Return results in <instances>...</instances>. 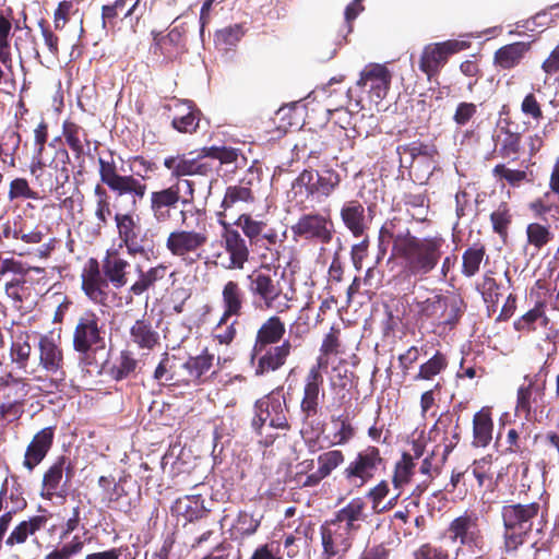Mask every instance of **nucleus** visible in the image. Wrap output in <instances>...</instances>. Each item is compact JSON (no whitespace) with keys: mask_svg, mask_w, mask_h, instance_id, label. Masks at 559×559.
Returning a JSON list of instances; mask_svg holds the SVG:
<instances>
[{"mask_svg":"<svg viewBox=\"0 0 559 559\" xmlns=\"http://www.w3.org/2000/svg\"><path fill=\"white\" fill-rule=\"evenodd\" d=\"M400 225L401 218L389 219L380 228L379 238L392 242L391 258L400 265L394 281L415 285L438 267L447 247L445 239L440 233L418 237Z\"/></svg>","mask_w":559,"mask_h":559,"instance_id":"obj_1","label":"nucleus"},{"mask_svg":"<svg viewBox=\"0 0 559 559\" xmlns=\"http://www.w3.org/2000/svg\"><path fill=\"white\" fill-rule=\"evenodd\" d=\"M98 175L100 183H97L93 190L96 224L92 234L95 237H99L108 226L110 218H114L109 191L116 195V201L127 197L132 211L138 210L139 204L147 192V185L145 182L133 175H121L119 173L112 151H109L104 157H98Z\"/></svg>","mask_w":559,"mask_h":559,"instance_id":"obj_2","label":"nucleus"},{"mask_svg":"<svg viewBox=\"0 0 559 559\" xmlns=\"http://www.w3.org/2000/svg\"><path fill=\"white\" fill-rule=\"evenodd\" d=\"M130 262L121 257L119 250L108 249L99 262L91 258L81 274V287L85 296L96 305H106L109 283L117 289L128 284Z\"/></svg>","mask_w":559,"mask_h":559,"instance_id":"obj_3","label":"nucleus"},{"mask_svg":"<svg viewBox=\"0 0 559 559\" xmlns=\"http://www.w3.org/2000/svg\"><path fill=\"white\" fill-rule=\"evenodd\" d=\"M214 159H217L221 166L235 164L236 168L247 164V157L239 148L213 145L202 147L194 157L192 153L166 156L163 165L175 179L188 176L213 177L217 170Z\"/></svg>","mask_w":559,"mask_h":559,"instance_id":"obj_4","label":"nucleus"},{"mask_svg":"<svg viewBox=\"0 0 559 559\" xmlns=\"http://www.w3.org/2000/svg\"><path fill=\"white\" fill-rule=\"evenodd\" d=\"M539 511L540 504L536 501L530 503L509 502L502 506V551L506 556L516 555L525 544Z\"/></svg>","mask_w":559,"mask_h":559,"instance_id":"obj_5","label":"nucleus"},{"mask_svg":"<svg viewBox=\"0 0 559 559\" xmlns=\"http://www.w3.org/2000/svg\"><path fill=\"white\" fill-rule=\"evenodd\" d=\"M247 289L257 308L271 310L276 309L278 313L290 308L289 297L284 292L282 276L275 269L269 265L253 270L246 276Z\"/></svg>","mask_w":559,"mask_h":559,"instance_id":"obj_6","label":"nucleus"},{"mask_svg":"<svg viewBox=\"0 0 559 559\" xmlns=\"http://www.w3.org/2000/svg\"><path fill=\"white\" fill-rule=\"evenodd\" d=\"M70 154L67 148L60 147L55 153V158L45 164L43 157L33 158L29 173L34 177L37 192L41 193V200L55 194L57 200H62L67 194L66 185L70 180Z\"/></svg>","mask_w":559,"mask_h":559,"instance_id":"obj_7","label":"nucleus"},{"mask_svg":"<svg viewBox=\"0 0 559 559\" xmlns=\"http://www.w3.org/2000/svg\"><path fill=\"white\" fill-rule=\"evenodd\" d=\"M114 223L119 248L124 247L130 257H145L153 251L155 247L154 235L148 228L143 227L141 217L135 214V211H116Z\"/></svg>","mask_w":559,"mask_h":559,"instance_id":"obj_8","label":"nucleus"},{"mask_svg":"<svg viewBox=\"0 0 559 559\" xmlns=\"http://www.w3.org/2000/svg\"><path fill=\"white\" fill-rule=\"evenodd\" d=\"M106 347V324L92 309L82 311L74 321L72 348L83 358H90Z\"/></svg>","mask_w":559,"mask_h":559,"instance_id":"obj_9","label":"nucleus"},{"mask_svg":"<svg viewBox=\"0 0 559 559\" xmlns=\"http://www.w3.org/2000/svg\"><path fill=\"white\" fill-rule=\"evenodd\" d=\"M209 241L210 231L205 227L176 228L168 234L165 246L173 257L178 258L186 266H192L205 258Z\"/></svg>","mask_w":559,"mask_h":559,"instance_id":"obj_10","label":"nucleus"},{"mask_svg":"<svg viewBox=\"0 0 559 559\" xmlns=\"http://www.w3.org/2000/svg\"><path fill=\"white\" fill-rule=\"evenodd\" d=\"M328 366V359H317L316 365L309 368L304 378L299 402V414L302 424H310L321 415L325 397L322 370L326 369Z\"/></svg>","mask_w":559,"mask_h":559,"instance_id":"obj_11","label":"nucleus"},{"mask_svg":"<svg viewBox=\"0 0 559 559\" xmlns=\"http://www.w3.org/2000/svg\"><path fill=\"white\" fill-rule=\"evenodd\" d=\"M281 389L282 386L277 388L276 391ZM274 393L275 390L254 402L251 427L258 436H262L265 425L285 431L292 428L287 416L289 408L285 399L281 400Z\"/></svg>","mask_w":559,"mask_h":559,"instance_id":"obj_12","label":"nucleus"},{"mask_svg":"<svg viewBox=\"0 0 559 559\" xmlns=\"http://www.w3.org/2000/svg\"><path fill=\"white\" fill-rule=\"evenodd\" d=\"M384 465L385 460L380 449L376 445H367L356 453L343 469L342 475L347 484L361 488L372 480Z\"/></svg>","mask_w":559,"mask_h":559,"instance_id":"obj_13","label":"nucleus"},{"mask_svg":"<svg viewBox=\"0 0 559 559\" xmlns=\"http://www.w3.org/2000/svg\"><path fill=\"white\" fill-rule=\"evenodd\" d=\"M469 46L468 41L457 39L428 44L423 48L418 68L431 82L439 76L451 56L469 48Z\"/></svg>","mask_w":559,"mask_h":559,"instance_id":"obj_14","label":"nucleus"},{"mask_svg":"<svg viewBox=\"0 0 559 559\" xmlns=\"http://www.w3.org/2000/svg\"><path fill=\"white\" fill-rule=\"evenodd\" d=\"M342 181L337 170L325 167L321 170L304 169L293 181V189H305L307 198H329L340 187Z\"/></svg>","mask_w":559,"mask_h":559,"instance_id":"obj_15","label":"nucleus"},{"mask_svg":"<svg viewBox=\"0 0 559 559\" xmlns=\"http://www.w3.org/2000/svg\"><path fill=\"white\" fill-rule=\"evenodd\" d=\"M447 532L451 542H459L472 551H481L485 547V536L476 512L465 511L456 516L449 524Z\"/></svg>","mask_w":559,"mask_h":559,"instance_id":"obj_16","label":"nucleus"},{"mask_svg":"<svg viewBox=\"0 0 559 559\" xmlns=\"http://www.w3.org/2000/svg\"><path fill=\"white\" fill-rule=\"evenodd\" d=\"M186 206V201L180 191V181L176 179L173 185L154 190L150 193L148 210L154 222L165 225L175 218V212L179 205Z\"/></svg>","mask_w":559,"mask_h":559,"instance_id":"obj_17","label":"nucleus"},{"mask_svg":"<svg viewBox=\"0 0 559 559\" xmlns=\"http://www.w3.org/2000/svg\"><path fill=\"white\" fill-rule=\"evenodd\" d=\"M292 231L295 237L321 245H329L335 234L334 223L330 215L318 212L301 215L292 226Z\"/></svg>","mask_w":559,"mask_h":559,"instance_id":"obj_18","label":"nucleus"},{"mask_svg":"<svg viewBox=\"0 0 559 559\" xmlns=\"http://www.w3.org/2000/svg\"><path fill=\"white\" fill-rule=\"evenodd\" d=\"M151 35L153 43L150 51L162 63H171L188 51L186 29L182 26H174L167 34L152 31Z\"/></svg>","mask_w":559,"mask_h":559,"instance_id":"obj_19","label":"nucleus"},{"mask_svg":"<svg viewBox=\"0 0 559 559\" xmlns=\"http://www.w3.org/2000/svg\"><path fill=\"white\" fill-rule=\"evenodd\" d=\"M501 115H507V117L498 121L492 134V141L495 144L493 153L503 159L515 162L519 159L523 151V135L522 132L518 130V126L515 127V130H512L514 122L510 117H508L509 109H507L506 106L502 107Z\"/></svg>","mask_w":559,"mask_h":559,"instance_id":"obj_20","label":"nucleus"},{"mask_svg":"<svg viewBox=\"0 0 559 559\" xmlns=\"http://www.w3.org/2000/svg\"><path fill=\"white\" fill-rule=\"evenodd\" d=\"M322 559H344L356 536L330 520L320 526Z\"/></svg>","mask_w":559,"mask_h":559,"instance_id":"obj_21","label":"nucleus"},{"mask_svg":"<svg viewBox=\"0 0 559 559\" xmlns=\"http://www.w3.org/2000/svg\"><path fill=\"white\" fill-rule=\"evenodd\" d=\"M217 222L223 228L222 243L228 253V263L224 265L226 270H242L249 261L250 250L246 239L237 229L231 228L230 224L225 219L224 212H217Z\"/></svg>","mask_w":559,"mask_h":559,"instance_id":"obj_22","label":"nucleus"},{"mask_svg":"<svg viewBox=\"0 0 559 559\" xmlns=\"http://www.w3.org/2000/svg\"><path fill=\"white\" fill-rule=\"evenodd\" d=\"M234 224L241 229L250 246H260L264 241L263 246L271 249L286 239V230L280 236L275 228L269 227L266 221L257 219L248 213L240 214Z\"/></svg>","mask_w":559,"mask_h":559,"instance_id":"obj_23","label":"nucleus"},{"mask_svg":"<svg viewBox=\"0 0 559 559\" xmlns=\"http://www.w3.org/2000/svg\"><path fill=\"white\" fill-rule=\"evenodd\" d=\"M168 118H171V127L180 133L192 134L199 128L201 110L191 100L173 98L163 105Z\"/></svg>","mask_w":559,"mask_h":559,"instance_id":"obj_24","label":"nucleus"},{"mask_svg":"<svg viewBox=\"0 0 559 559\" xmlns=\"http://www.w3.org/2000/svg\"><path fill=\"white\" fill-rule=\"evenodd\" d=\"M545 383H538L537 374L525 376L516 392L515 414L530 420L538 408H544Z\"/></svg>","mask_w":559,"mask_h":559,"instance_id":"obj_25","label":"nucleus"},{"mask_svg":"<svg viewBox=\"0 0 559 559\" xmlns=\"http://www.w3.org/2000/svg\"><path fill=\"white\" fill-rule=\"evenodd\" d=\"M293 344L289 340H284L280 345L267 346L265 349H251L252 359H257L254 374L263 377L282 369L288 357L292 355Z\"/></svg>","mask_w":559,"mask_h":559,"instance_id":"obj_26","label":"nucleus"},{"mask_svg":"<svg viewBox=\"0 0 559 559\" xmlns=\"http://www.w3.org/2000/svg\"><path fill=\"white\" fill-rule=\"evenodd\" d=\"M36 352L38 366L51 376L60 374L63 380L66 360L60 341L55 340L51 335L41 334L38 337Z\"/></svg>","mask_w":559,"mask_h":559,"instance_id":"obj_27","label":"nucleus"},{"mask_svg":"<svg viewBox=\"0 0 559 559\" xmlns=\"http://www.w3.org/2000/svg\"><path fill=\"white\" fill-rule=\"evenodd\" d=\"M391 81L392 73L386 66L369 63L361 70L357 86L381 100L390 91Z\"/></svg>","mask_w":559,"mask_h":559,"instance_id":"obj_28","label":"nucleus"},{"mask_svg":"<svg viewBox=\"0 0 559 559\" xmlns=\"http://www.w3.org/2000/svg\"><path fill=\"white\" fill-rule=\"evenodd\" d=\"M14 391V399H11V390L4 394V402L0 404V415L9 421L17 420L24 414V406L28 393L27 383L23 378H16L12 372L1 378V385H20Z\"/></svg>","mask_w":559,"mask_h":559,"instance_id":"obj_29","label":"nucleus"},{"mask_svg":"<svg viewBox=\"0 0 559 559\" xmlns=\"http://www.w3.org/2000/svg\"><path fill=\"white\" fill-rule=\"evenodd\" d=\"M55 427H45L34 435L26 447L23 466L33 472L47 456L53 445Z\"/></svg>","mask_w":559,"mask_h":559,"instance_id":"obj_30","label":"nucleus"},{"mask_svg":"<svg viewBox=\"0 0 559 559\" xmlns=\"http://www.w3.org/2000/svg\"><path fill=\"white\" fill-rule=\"evenodd\" d=\"M98 487L102 502L106 508L122 512L130 510L131 502L122 479L116 480L114 476H100Z\"/></svg>","mask_w":559,"mask_h":559,"instance_id":"obj_31","label":"nucleus"},{"mask_svg":"<svg viewBox=\"0 0 559 559\" xmlns=\"http://www.w3.org/2000/svg\"><path fill=\"white\" fill-rule=\"evenodd\" d=\"M367 518L366 502L362 498L357 497L338 509L330 521L337 525L340 524L341 527L357 536L361 530V524L366 522Z\"/></svg>","mask_w":559,"mask_h":559,"instance_id":"obj_32","label":"nucleus"},{"mask_svg":"<svg viewBox=\"0 0 559 559\" xmlns=\"http://www.w3.org/2000/svg\"><path fill=\"white\" fill-rule=\"evenodd\" d=\"M533 43L534 40L514 41L501 46L493 53V66L503 71L518 68L531 52Z\"/></svg>","mask_w":559,"mask_h":559,"instance_id":"obj_33","label":"nucleus"},{"mask_svg":"<svg viewBox=\"0 0 559 559\" xmlns=\"http://www.w3.org/2000/svg\"><path fill=\"white\" fill-rule=\"evenodd\" d=\"M396 154L399 155V168L409 170L415 160L423 157L427 160L435 162L439 155L438 148L433 143L416 140L409 143L397 145Z\"/></svg>","mask_w":559,"mask_h":559,"instance_id":"obj_34","label":"nucleus"},{"mask_svg":"<svg viewBox=\"0 0 559 559\" xmlns=\"http://www.w3.org/2000/svg\"><path fill=\"white\" fill-rule=\"evenodd\" d=\"M246 305V293L239 282L229 280L224 283L221 292V314L239 319L245 313Z\"/></svg>","mask_w":559,"mask_h":559,"instance_id":"obj_35","label":"nucleus"},{"mask_svg":"<svg viewBox=\"0 0 559 559\" xmlns=\"http://www.w3.org/2000/svg\"><path fill=\"white\" fill-rule=\"evenodd\" d=\"M285 333L286 325L284 320L277 314H272L266 318L258 328L252 348L262 350L267 346L280 345V342L283 341Z\"/></svg>","mask_w":559,"mask_h":559,"instance_id":"obj_36","label":"nucleus"},{"mask_svg":"<svg viewBox=\"0 0 559 559\" xmlns=\"http://www.w3.org/2000/svg\"><path fill=\"white\" fill-rule=\"evenodd\" d=\"M135 273L138 277L129 287V293L132 296H142L148 290H155L159 284L166 282L168 276V266L163 263H158L155 266L143 270V267L138 264Z\"/></svg>","mask_w":559,"mask_h":559,"instance_id":"obj_37","label":"nucleus"},{"mask_svg":"<svg viewBox=\"0 0 559 559\" xmlns=\"http://www.w3.org/2000/svg\"><path fill=\"white\" fill-rule=\"evenodd\" d=\"M62 136L64 138L66 144L74 153L76 159H82L80 164L79 175L83 174L84 170V158L86 151L90 150L91 140L87 131L76 122L72 120H64L62 123Z\"/></svg>","mask_w":559,"mask_h":559,"instance_id":"obj_38","label":"nucleus"},{"mask_svg":"<svg viewBox=\"0 0 559 559\" xmlns=\"http://www.w3.org/2000/svg\"><path fill=\"white\" fill-rule=\"evenodd\" d=\"M64 469L67 471V474L73 473V466L69 462V459L64 455H60L43 475L40 490L41 498L51 500L55 496H58V489L60 487Z\"/></svg>","mask_w":559,"mask_h":559,"instance_id":"obj_39","label":"nucleus"},{"mask_svg":"<svg viewBox=\"0 0 559 559\" xmlns=\"http://www.w3.org/2000/svg\"><path fill=\"white\" fill-rule=\"evenodd\" d=\"M153 377L162 384L185 385L183 361L176 355L164 353Z\"/></svg>","mask_w":559,"mask_h":559,"instance_id":"obj_40","label":"nucleus"},{"mask_svg":"<svg viewBox=\"0 0 559 559\" xmlns=\"http://www.w3.org/2000/svg\"><path fill=\"white\" fill-rule=\"evenodd\" d=\"M130 341L142 350H154L160 344L159 333L153 326L152 319L142 317L130 328Z\"/></svg>","mask_w":559,"mask_h":559,"instance_id":"obj_41","label":"nucleus"},{"mask_svg":"<svg viewBox=\"0 0 559 559\" xmlns=\"http://www.w3.org/2000/svg\"><path fill=\"white\" fill-rule=\"evenodd\" d=\"M214 355L204 349L200 355L189 357L183 361L185 385H199L207 380V373L213 367Z\"/></svg>","mask_w":559,"mask_h":559,"instance_id":"obj_42","label":"nucleus"},{"mask_svg":"<svg viewBox=\"0 0 559 559\" xmlns=\"http://www.w3.org/2000/svg\"><path fill=\"white\" fill-rule=\"evenodd\" d=\"M365 212V206L358 200L347 201L341 209V219L354 237H361L368 229Z\"/></svg>","mask_w":559,"mask_h":559,"instance_id":"obj_43","label":"nucleus"},{"mask_svg":"<svg viewBox=\"0 0 559 559\" xmlns=\"http://www.w3.org/2000/svg\"><path fill=\"white\" fill-rule=\"evenodd\" d=\"M493 419L491 407L484 406L473 417V441L475 448H486L492 440Z\"/></svg>","mask_w":559,"mask_h":559,"instance_id":"obj_44","label":"nucleus"},{"mask_svg":"<svg viewBox=\"0 0 559 559\" xmlns=\"http://www.w3.org/2000/svg\"><path fill=\"white\" fill-rule=\"evenodd\" d=\"M466 473L476 480L478 491H492L496 485L493 471V456L487 454L475 460L467 468Z\"/></svg>","mask_w":559,"mask_h":559,"instance_id":"obj_45","label":"nucleus"},{"mask_svg":"<svg viewBox=\"0 0 559 559\" xmlns=\"http://www.w3.org/2000/svg\"><path fill=\"white\" fill-rule=\"evenodd\" d=\"M476 290L480 294L489 316L497 312L500 298L502 297V285L493 276L492 271L486 272L476 284Z\"/></svg>","mask_w":559,"mask_h":559,"instance_id":"obj_46","label":"nucleus"},{"mask_svg":"<svg viewBox=\"0 0 559 559\" xmlns=\"http://www.w3.org/2000/svg\"><path fill=\"white\" fill-rule=\"evenodd\" d=\"M46 523L47 518L44 515H34L27 520L21 521L4 540L5 545L13 548L26 543L27 538L44 528Z\"/></svg>","mask_w":559,"mask_h":559,"instance_id":"obj_47","label":"nucleus"},{"mask_svg":"<svg viewBox=\"0 0 559 559\" xmlns=\"http://www.w3.org/2000/svg\"><path fill=\"white\" fill-rule=\"evenodd\" d=\"M466 310L464 299L456 294L443 295L439 312V323L453 329Z\"/></svg>","mask_w":559,"mask_h":559,"instance_id":"obj_48","label":"nucleus"},{"mask_svg":"<svg viewBox=\"0 0 559 559\" xmlns=\"http://www.w3.org/2000/svg\"><path fill=\"white\" fill-rule=\"evenodd\" d=\"M32 354V345L29 343V335L27 332L21 333L10 346L11 362L17 369L28 374H34L35 369L28 370V362Z\"/></svg>","mask_w":559,"mask_h":559,"instance_id":"obj_49","label":"nucleus"},{"mask_svg":"<svg viewBox=\"0 0 559 559\" xmlns=\"http://www.w3.org/2000/svg\"><path fill=\"white\" fill-rule=\"evenodd\" d=\"M486 252V245L480 240L468 246L462 253L461 273L465 277L475 276L479 272L480 265L487 255Z\"/></svg>","mask_w":559,"mask_h":559,"instance_id":"obj_50","label":"nucleus"},{"mask_svg":"<svg viewBox=\"0 0 559 559\" xmlns=\"http://www.w3.org/2000/svg\"><path fill=\"white\" fill-rule=\"evenodd\" d=\"M491 175L503 187L509 186L514 189L532 181L527 170L511 168L506 163L497 164L492 168Z\"/></svg>","mask_w":559,"mask_h":559,"instance_id":"obj_51","label":"nucleus"},{"mask_svg":"<svg viewBox=\"0 0 559 559\" xmlns=\"http://www.w3.org/2000/svg\"><path fill=\"white\" fill-rule=\"evenodd\" d=\"M524 431V424L522 423L519 428H510L507 432V448L506 453L519 454L523 459L521 466L523 468V476L526 477L530 471V451L523 447V441L526 440V436H522Z\"/></svg>","mask_w":559,"mask_h":559,"instance_id":"obj_52","label":"nucleus"},{"mask_svg":"<svg viewBox=\"0 0 559 559\" xmlns=\"http://www.w3.org/2000/svg\"><path fill=\"white\" fill-rule=\"evenodd\" d=\"M449 365L448 357L444 353L437 350L427 361L423 362L418 372L414 376V381H433L441 374Z\"/></svg>","mask_w":559,"mask_h":559,"instance_id":"obj_53","label":"nucleus"},{"mask_svg":"<svg viewBox=\"0 0 559 559\" xmlns=\"http://www.w3.org/2000/svg\"><path fill=\"white\" fill-rule=\"evenodd\" d=\"M239 319L221 314L217 323L213 328V340L224 346H229L237 337Z\"/></svg>","mask_w":559,"mask_h":559,"instance_id":"obj_54","label":"nucleus"},{"mask_svg":"<svg viewBox=\"0 0 559 559\" xmlns=\"http://www.w3.org/2000/svg\"><path fill=\"white\" fill-rule=\"evenodd\" d=\"M254 200L255 197L251 188L238 185L229 186L226 188L222 200L221 212L226 214L227 211L233 210L238 203H252Z\"/></svg>","mask_w":559,"mask_h":559,"instance_id":"obj_55","label":"nucleus"},{"mask_svg":"<svg viewBox=\"0 0 559 559\" xmlns=\"http://www.w3.org/2000/svg\"><path fill=\"white\" fill-rule=\"evenodd\" d=\"M415 463L413 455L409 453H403L400 461L394 465L392 484L394 490H402L405 485L409 484L414 476Z\"/></svg>","mask_w":559,"mask_h":559,"instance_id":"obj_56","label":"nucleus"},{"mask_svg":"<svg viewBox=\"0 0 559 559\" xmlns=\"http://www.w3.org/2000/svg\"><path fill=\"white\" fill-rule=\"evenodd\" d=\"M402 203L413 219L418 222L426 219L429 199L425 193L406 192L402 197Z\"/></svg>","mask_w":559,"mask_h":559,"instance_id":"obj_57","label":"nucleus"},{"mask_svg":"<svg viewBox=\"0 0 559 559\" xmlns=\"http://www.w3.org/2000/svg\"><path fill=\"white\" fill-rule=\"evenodd\" d=\"M545 308V301H537L533 309L528 310L514 321V330L518 332L526 333L533 332L536 330L535 323L539 319H544V324L546 325L548 322V318L546 316Z\"/></svg>","mask_w":559,"mask_h":559,"instance_id":"obj_58","label":"nucleus"},{"mask_svg":"<svg viewBox=\"0 0 559 559\" xmlns=\"http://www.w3.org/2000/svg\"><path fill=\"white\" fill-rule=\"evenodd\" d=\"M513 215L511 207L507 202H501L498 207L490 214V223L492 231L501 239L506 240L509 235V228L512 224Z\"/></svg>","mask_w":559,"mask_h":559,"instance_id":"obj_59","label":"nucleus"},{"mask_svg":"<svg viewBox=\"0 0 559 559\" xmlns=\"http://www.w3.org/2000/svg\"><path fill=\"white\" fill-rule=\"evenodd\" d=\"M8 200H41V193L31 187L28 180L24 177H15L9 183Z\"/></svg>","mask_w":559,"mask_h":559,"instance_id":"obj_60","label":"nucleus"},{"mask_svg":"<svg viewBox=\"0 0 559 559\" xmlns=\"http://www.w3.org/2000/svg\"><path fill=\"white\" fill-rule=\"evenodd\" d=\"M552 239L554 234L550 229V225L534 222L526 226V242L536 251L547 246Z\"/></svg>","mask_w":559,"mask_h":559,"instance_id":"obj_61","label":"nucleus"},{"mask_svg":"<svg viewBox=\"0 0 559 559\" xmlns=\"http://www.w3.org/2000/svg\"><path fill=\"white\" fill-rule=\"evenodd\" d=\"M138 360L130 350H121L117 360L109 369L110 377L116 381L127 379L134 373Z\"/></svg>","mask_w":559,"mask_h":559,"instance_id":"obj_62","label":"nucleus"},{"mask_svg":"<svg viewBox=\"0 0 559 559\" xmlns=\"http://www.w3.org/2000/svg\"><path fill=\"white\" fill-rule=\"evenodd\" d=\"M12 29L11 21L0 13V62L2 66L11 70L13 67V59L10 45V35Z\"/></svg>","mask_w":559,"mask_h":559,"instance_id":"obj_63","label":"nucleus"},{"mask_svg":"<svg viewBox=\"0 0 559 559\" xmlns=\"http://www.w3.org/2000/svg\"><path fill=\"white\" fill-rule=\"evenodd\" d=\"M331 421L338 425V429L333 433V445H345L355 438L356 428L348 415L332 416Z\"/></svg>","mask_w":559,"mask_h":559,"instance_id":"obj_64","label":"nucleus"}]
</instances>
